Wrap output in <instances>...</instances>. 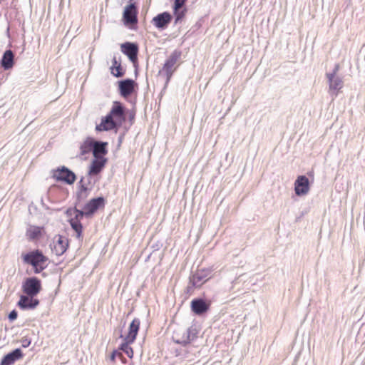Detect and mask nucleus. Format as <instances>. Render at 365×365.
Masks as SVG:
<instances>
[{"mask_svg":"<svg viewBox=\"0 0 365 365\" xmlns=\"http://www.w3.org/2000/svg\"><path fill=\"white\" fill-rule=\"evenodd\" d=\"M125 119V110L121 103L115 101L110 112L96 126L97 131H108L117 129Z\"/></svg>","mask_w":365,"mask_h":365,"instance_id":"nucleus-1","label":"nucleus"},{"mask_svg":"<svg viewBox=\"0 0 365 365\" xmlns=\"http://www.w3.org/2000/svg\"><path fill=\"white\" fill-rule=\"evenodd\" d=\"M21 257L25 264L31 265L35 274H39L47 267L48 257L39 250H34L22 254Z\"/></svg>","mask_w":365,"mask_h":365,"instance_id":"nucleus-2","label":"nucleus"},{"mask_svg":"<svg viewBox=\"0 0 365 365\" xmlns=\"http://www.w3.org/2000/svg\"><path fill=\"white\" fill-rule=\"evenodd\" d=\"M138 10L135 3H130L127 5L123 12L122 21L123 24L133 28L138 24Z\"/></svg>","mask_w":365,"mask_h":365,"instance_id":"nucleus-3","label":"nucleus"},{"mask_svg":"<svg viewBox=\"0 0 365 365\" xmlns=\"http://www.w3.org/2000/svg\"><path fill=\"white\" fill-rule=\"evenodd\" d=\"M41 290V282L36 277L26 278L22 284V291L26 295L36 297Z\"/></svg>","mask_w":365,"mask_h":365,"instance_id":"nucleus-4","label":"nucleus"},{"mask_svg":"<svg viewBox=\"0 0 365 365\" xmlns=\"http://www.w3.org/2000/svg\"><path fill=\"white\" fill-rule=\"evenodd\" d=\"M53 177L59 182H66L68 185H72L76 180V174L65 166L58 168L54 170Z\"/></svg>","mask_w":365,"mask_h":365,"instance_id":"nucleus-5","label":"nucleus"},{"mask_svg":"<svg viewBox=\"0 0 365 365\" xmlns=\"http://www.w3.org/2000/svg\"><path fill=\"white\" fill-rule=\"evenodd\" d=\"M182 55V53L180 51L175 50L170 56L168 57V58L165 61L163 71L165 73V75L167 76V81H168L173 73V66L175 64L179 61Z\"/></svg>","mask_w":365,"mask_h":365,"instance_id":"nucleus-6","label":"nucleus"},{"mask_svg":"<svg viewBox=\"0 0 365 365\" xmlns=\"http://www.w3.org/2000/svg\"><path fill=\"white\" fill-rule=\"evenodd\" d=\"M329 82V93L332 96H336L339 91L342 88L344 82L342 78L334 73H327Z\"/></svg>","mask_w":365,"mask_h":365,"instance_id":"nucleus-7","label":"nucleus"},{"mask_svg":"<svg viewBox=\"0 0 365 365\" xmlns=\"http://www.w3.org/2000/svg\"><path fill=\"white\" fill-rule=\"evenodd\" d=\"M68 247V239L62 235H58L54 237L51 250L53 253L57 256L62 255Z\"/></svg>","mask_w":365,"mask_h":365,"instance_id":"nucleus-8","label":"nucleus"},{"mask_svg":"<svg viewBox=\"0 0 365 365\" xmlns=\"http://www.w3.org/2000/svg\"><path fill=\"white\" fill-rule=\"evenodd\" d=\"M121 51L123 53L129 60L135 63L138 60V46L135 43L125 42L120 46Z\"/></svg>","mask_w":365,"mask_h":365,"instance_id":"nucleus-9","label":"nucleus"},{"mask_svg":"<svg viewBox=\"0 0 365 365\" xmlns=\"http://www.w3.org/2000/svg\"><path fill=\"white\" fill-rule=\"evenodd\" d=\"M310 189L309 180L305 175H299L294 182V192L297 196L307 195Z\"/></svg>","mask_w":365,"mask_h":365,"instance_id":"nucleus-10","label":"nucleus"},{"mask_svg":"<svg viewBox=\"0 0 365 365\" xmlns=\"http://www.w3.org/2000/svg\"><path fill=\"white\" fill-rule=\"evenodd\" d=\"M172 19V15L170 13L165 11L155 16L152 19V24L157 29L164 30L170 24Z\"/></svg>","mask_w":365,"mask_h":365,"instance_id":"nucleus-11","label":"nucleus"},{"mask_svg":"<svg viewBox=\"0 0 365 365\" xmlns=\"http://www.w3.org/2000/svg\"><path fill=\"white\" fill-rule=\"evenodd\" d=\"M135 82L130 78H126L118 82V89L121 96L127 98L130 96L135 90Z\"/></svg>","mask_w":365,"mask_h":365,"instance_id":"nucleus-12","label":"nucleus"},{"mask_svg":"<svg viewBox=\"0 0 365 365\" xmlns=\"http://www.w3.org/2000/svg\"><path fill=\"white\" fill-rule=\"evenodd\" d=\"M210 304L202 298H195L191 301L190 307L192 312L202 315L209 309Z\"/></svg>","mask_w":365,"mask_h":365,"instance_id":"nucleus-13","label":"nucleus"},{"mask_svg":"<svg viewBox=\"0 0 365 365\" xmlns=\"http://www.w3.org/2000/svg\"><path fill=\"white\" fill-rule=\"evenodd\" d=\"M17 304L23 310L34 309L39 304V300L35 299L34 297L25 294L20 297Z\"/></svg>","mask_w":365,"mask_h":365,"instance_id":"nucleus-14","label":"nucleus"},{"mask_svg":"<svg viewBox=\"0 0 365 365\" xmlns=\"http://www.w3.org/2000/svg\"><path fill=\"white\" fill-rule=\"evenodd\" d=\"M105 199L103 197H98L89 200L83 207V210L91 216L99 208L104 207Z\"/></svg>","mask_w":365,"mask_h":365,"instance_id":"nucleus-15","label":"nucleus"},{"mask_svg":"<svg viewBox=\"0 0 365 365\" xmlns=\"http://www.w3.org/2000/svg\"><path fill=\"white\" fill-rule=\"evenodd\" d=\"M107 161L106 158H94L89 167L88 175H98L104 168Z\"/></svg>","mask_w":365,"mask_h":365,"instance_id":"nucleus-16","label":"nucleus"},{"mask_svg":"<svg viewBox=\"0 0 365 365\" xmlns=\"http://www.w3.org/2000/svg\"><path fill=\"white\" fill-rule=\"evenodd\" d=\"M92 153L94 158H106L108 153V143L99 140H93Z\"/></svg>","mask_w":365,"mask_h":365,"instance_id":"nucleus-17","label":"nucleus"},{"mask_svg":"<svg viewBox=\"0 0 365 365\" xmlns=\"http://www.w3.org/2000/svg\"><path fill=\"white\" fill-rule=\"evenodd\" d=\"M22 357L23 354L21 350L19 348L16 349L3 357L0 365H11Z\"/></svg>","mask_w":365,"mask_h":365,"instance_id":"nucleus-18","label":"nucleus"},{"mask_svg":"<svg viewBox=\"0 0 365 365\" xmlns=\"http://www.w3.org/2000/svg\"><path fill=\"white\" fill-rule=\"evenodd\" d=\"M140 321L138 318H135L130 324L128 333L125 336L124 340H127L128 342H134L136 339V336L139 331Z\"/></svg>","mask_w":365,"mask_h":365,"instance_id":"nucleus-19","label":"nucleus"},{"mask_svg":"<svg viewBox=\"0 0 365 365\" xmlns=\"http://www.w3.org/2000/svg\"><path fill=\"white\" fill-rule=\"evenodd\" d=\"M110 73L117 78H120L124 76L125 71L123 69L121 66L120 56H113L112 59V66L110 67Z\"/></svg>","mask_w":365,"mask_h":365,"instance_id":"nucleus-20","label":"nucleus"},{"mask_svg":"<svg viewBox=\"0 0 365 365\" xmlns=\"http://www.w3.org/2000/svg\"><path fill=\"white\" fill-rule=\"evenodd\" d=\"M14 54L11 50H6L1 60V66L4 70H9L14 66Z\"/></svg>","mask_w":365,"mask_h":365,"instance_id":"nucleus-21","label":"nucleus"},{"mask_svg":"<svg viewBox=\"0 0 365 365\" xmlns=\"http://www.w3.org/2000/svg\"><path fill=\"white\" fill-rule=\"evenodd\" d=\"M207 275L202 271H198L190 277V284L192 287H199L207 281Z\"/></svg>","mask_w":365,"mask_h":365,"instance_id":"nucleus-22","label":"nucleus"},{"mask_svg":"<svg viewBox=\"0 0 365 365\" xmlns=\"http://www.w3.org/2000/svg\"><path fill=\"white\" fill-rule=\"evenodd\" d=\"M195 329L193 328H189L185 331L182 336L180 339H177L175 342L185 346L195 339Z\"/></svg>","mask_w":365,"mask_h":365,"instance_id":"nucleus-23","label":"nucleus"},{"mask_svg":"<svg viewBox=\"0 0 365 365\" xmlns=\"http://www.w3.org/2000/svg\"><path fill=\"white\" fill-rule=\"evenodd\" d=\"M94 139L91 137L86 139L80 145V155H85L92 151Z\"/></svg>","mask_w":365,"mask_h":365,"instance_id":"nucleus-24","label":"nucleus"},{"mask_svg":"<svg viewBox=\"0 0 365 365\" xmlns=\"http://www.w3.org/2000/svg\"><path fill=\"white\" fill-rule=\"evenodd\" d=\"M69 222L73 230L76 232V237L80 238L83 230V226L81 222L71 219Z\"/></svg>","mask_w":365,"mask_h":365,"instance_id":"nucleus-25","label":"nucleus"},{"mask_svg":"<svg viewBox=\"0 0 365 365\" xmlns=\"http://www.w3.org/2000/svg\"><path fill=\"white\" fill-rule=\"evenodd\" d=\"M133 342H128L127 340H124V342L120 346V349L123 351L129 358H132L133 356V349L129 346Z\"/></svg>","mask_w":365,"mask_h":365,"instance_id":"nucleus-26","label":"nucleus"},{"mask_svg":"<svg viewBox=\"0 0 365 365\" xmlns=\"http://www.w3.org/2000/svg\"><path fill=\"white\" fill-rule=\"evenodd\" d=\"M187 10L185 8H180L174 10V14L175 16V24H177L185 16Z\"/></svg>","mask_w":365,"mask_h":365,"instance_id":"nucleus-27","label":"nucleus"},{"mask_svg":"<svg viewBox=\"0 0 365 365\" xmlns=\"http://www.w3.org/2000/svg\"><path fill=\"white\" fill-rule=\"evenodd\" d=\"M41 235V228L40 227H34L29 230V237L32 240L39 237Z\"/></svg>","mask_w":365,"mask_h":365,"instance_id":"nucleus-28","label":"nucleus"},{"mask_svg":"<svg viewBox=\"0 0 365 365\" xmlns=\"http://www.w3.org/2000/svg\"><path fill=\"white\" fill-rule=\"evenodd\" d=\"M74 213H75V216L73 218H72V220H78L79 222H81V219L84 217V216H86V217H89L90 215H88V213H87V211L83 210H78L77 208H75L74 210H73Z\"/></svg>","mask_w":365,"mask_h":365,"instance_id":"nucleus-29","label":"nucleus"},{"mask_svg":"<svg viewBox=\"0 0 365 365\" xmlns=\"http://www.w3.org/2000/svg\"><path fill=\"white\" fill-rule=\"evenodd\" d=\"M185 3V1H182V0H175L173 10H176L177 9H180V8H185L184 7Z\"/></svg>","mask_w":365,"mask_h":365,"instance_id":"nucleus-30","label":"nucleus"},{"mask_svg":"<svg viewBox=\"0 0 365 365\" xmlns=\"http://www.w3.org/2000/svg\"><path fill=\"white\" fill-rule=\"evenodd\" d=\"M17 317H18V312L15 309L12 310L9 314V316H8L9 319L10 321H14V320L16 319Z\"/></svg>","mask_w":365,"mask_h":365,"instance_id":"nucleus-31","label":"nucleus"},{"mask_svg":"<svg viewBox=\"0 0 365 365\" xmlns=\"http://www.w3.org/2000/svg\"><path fill=\"white\" fill-rule=\"evenodd\" d=\"M31 339H29L27 337H24L21 340L22 346L24 348H26V347L29 346V345L31 344Z\"/></svg>","mask_w":365,"mask_h":365,"instance_id":"nucleus-32","label":"nucleus"},{"mask_svg":"<svg viewBox=\"0 0 365 365\" xmlns=\"http://www.w3.org/2000/svg\"><path fill=\"white\" fill-rule=\"evenodd\" d=\"M79 184H80V185H81V192H83V191H84V192L87 191L88 187H87L86 184H85V183L83 182V178H82L80 180V181H79Z\"/></svg>","mask_w":365,"mask_h":365,"instance_id":"nucleus-33","label":"nucleus"},{"mask_svg":"<svg viewBox=\"0 0 365 365\" xmlns=\"http://www.w3.org/2000/svg\"><path fill=\"white\" fill-rule=\"evenodd\" d=\"M117 355L121 356V354L120 352H118L117 350L113 351V352L110 354V359L111 361H114Z\"/></svg>","mask_w":365,"mask_h":365,"instance_id":"nucleus-34","label":"nucleus"},{"mask_svg":"<svg viewBox=\"0 0 365 365\" xmlns=\"http://www.w3.org/2000/svg\"><path fill=\"white\" fill-rule=\"evenodd\" d=\"M339 65L336 64L334 66L333 71L331 73H334L335 75H337L336 73L339 71Z\"/></svg>","mask_w":365,"mask_h":365,"instance_id":"nucleus-35","label":"nucleus"},{"mask_svg":"<svg viewBox=\"0 0 365 365\" xmlns=\"http://www.w3.org/2000/svg\"><path fill=\"white\" fill-rule=\"evenodd\" d=\"M129 1H130V3H132L131 1H133V0H129Z\"/></svg>","mask_w":365,"mask_h":365,"instance_id":"nucleus-36","label":"nucleus"},{"mask_svg":"<svg viewBox=\"0 0 365 365\" xmlns=\"http://www.w3.org/2000/svg\"><path fill=\"white\" fill-rule=\"evenodd\" d=\"M2 0H0V2Z\"/></svg>","mask_w":365,"mask_h":365,"instance_id":"nucleus-37","label":"nucleus"}]
</instances>
